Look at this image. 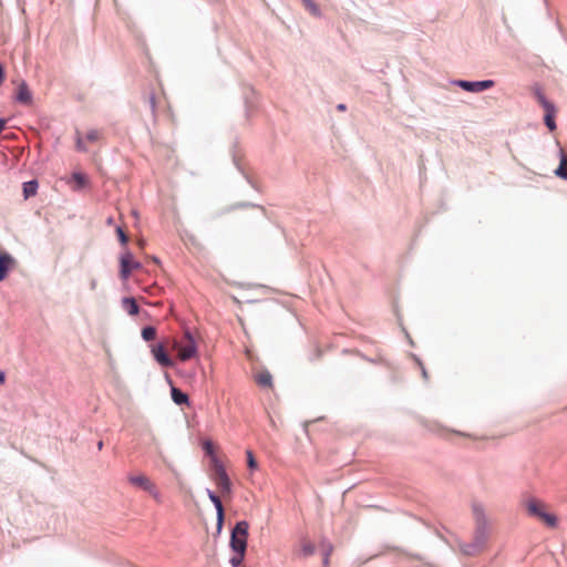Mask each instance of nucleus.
I'll return each instance as SVG.
<instances>
[{"mask_svg": "<svg viewBox=\"0 0 567 567\" xmlns=\"http://www.w3.org/2000/svg\"><path fill=\"white\" fill-rule=\"evenodd\" d=\"M474 515L476 522V529L473 540L471 543L458 544L460 551L465 556H477L486 549L488 540V526L487 519L483 509L478 506L474 507Z\"/></svg>", "mask_w": 567, "mask_h": 567, "instance_id": "obj_1", "label": "nucleus"}, {"mask_svg": "<svg viewBox=\"0 0 567 567\" xmlns=\"http://www.w3.org/2000/svg\"><path fill=\"white\" fill-rule=\"evenodd\" d=\"M528 515L538 518L542 523L549 527L557 525V517L547 512V506L544 502L529 497L524 502Z\"/></svg>", "mask_w": 567, "mask_h": 567, "instance_id": "obj_2", "label": "nucleus"}, {"mask_svg": "<svg viewBox=\"0 0 567 567\" xmlns=\"http://www.w3.org/2000/svg\"><path fill=\"white\" fill-rule=\"evenodd\" d=\"M172 347L181 361H188L197 355V344L189 330H185L181 340H173Z\"/></svg>", "mask_w": 567, "mask_h": 567, "instance_id": "obj_3", "label": "nucleus"}, {"mask_svg": "<svg viewBox=\"0 0 567 567\" xmlns=\"http://www.w3.org/2000/svg\"><path fill=\"white\" fill-rule=\"evenodd\" d=\"M249 525L246 520L238 522L231 530L230 546L234 551L245 553L247 548Z\"/></svg>", "mask_w": 567, "mask_h": 567, "instance_id": "obj_4", "label": "nucleus"}, {"mask_svg": "<svg viewBox=\"0 0 567 567\" xmlns=\"http://www.w3.org/2000/svg\"><path fill=\"white\" fill-rule=\"evenodd\" d=\"M127 481H128V483L131 485L147 492L154 498L158 497V491H157L156 485L146 475H144V474H131V475L127 476Z\"/></svg>", "mask_w": 567, "mask_h": 567, "instance_id": "obj_5", "label": "nucleus"}, {"mask_svg": "<svg viewBox=\"0 0 567 567\" xmlns=\"http://www.w3.org/2000/svg\"><path fill=\"white\" fill-rule=\"evenodd\" d=\"M121 270L120 276L123 280L128 279L131 272L133 270L140 269L142 266L138 261L134 260L133 254L131 251H125L120 259Z\"/></svg>", "mask_w": 567, "mask_h": 567, "instance_id": "obj_6", "label": "nucleus"}, {"mask_svg": "<svg viewBox=\"0 0 567 567\" xmlns=\"http://www.w3.org/2000/svg\"><path fill=\"white\" fill-rule=\"evenodd\" d=\"M101 137V133L99 130H90L85 137H82V135L80 134V132H76V150L80 151V152H86L87 151V146H86V142L87 143H95L100 140Z\"/></svg>", "mask_w": 567, "mask_h": 567, "instance_id": "obj_7", "label": "nucleus"}, {"mask_svg": "<svg viewBox=\"0 0 567 567\" xmlns=\"http://www.w3.org/2000/svg\"><path fill=\"white\" fill-rule=\"evenodd\" d=\"M255 383L267 390L274 389V380L271 373L266 369H260L254 372L252 374Z\"/></svg>", "mask_w": 567, "mask_h": 567, "instance_id": "obj_8", "label": "nucleus"}, {"mask_svg": "<svg viewBox=\"0 0 567 567\" xmlns=\"http://www.w3.org/2000/svg\"><path fill=\"white\" fill-rule=\"evenodd\" d=\"M458 85L468 92H482L487 90L494 85V82L491 80L470 82V81H460Z\"/></svg>", "mask_w": 567, "mask_h": 567, "instance_id": "obj_9", "label": "nucleus"}, {"mask_svg": "<svg viewBox=\"0 0 567 567\" xmlns=\"http://www.w3.org/2000/svg\"><path fill=\"white\" fill-rule=\"evenodd\" d=\"M16 264L17 261L11 255L7 252L0 254V281L7 278L8 272L16 267Z\"/></svg>", "mask_w": 567, "mask_h": 567, "instance_id": "obj_10", "label": "nucleus"}, {"mask_svg": "<svg viewBox=\"0 0 567 567\" xmlns=\"http://www.w3.org/2000/svg\"><path fill=\"white\" fill-rule=\"evenodd\" d=\"M152 353H153L155 360L162 367H173V360L166 353V350L162 343L153 346Z\"/></svg>", "mask_w": 567, "mask_h": 567, "instance_id": "obj_11", "label": "nucleus"}, {"mask_svg": "<svg viewBox=\"0 0 567 567\" xmlns=\"http://www.w3.org/2000/svg\"><path fill=\"white\" fill-rule=\"evenodd\" d=\"M16 100L25 105H30L32 103V93L25 83V81H21L18 85Z\"/></svg>", "mask_w": 567, "mask_h": 567, "instance_id": "obj_12", "label": "nucleus"}, {"mask_svg": "<svg viewBox=\"0 0 567 567\" xmlns=\"http://www.w3.org/2000/svg\"><path fill=\"white\" fill-rule=\"evenodd\" d=\"M207 495H208L209 499L213 502V504L215 505V508L217 512V527H218V529H220L223 527L224 516H225L221 501H220L219 496H217L210 489H207Z\"/></svg>", "mask_w": 567, "mask_h": 567, "instance_id": "obj_13", "label": "nucleus"}, {"mask_svg": "<svg viewBox=\"0 0 567 567\" xmlns=\"http://www.w3.org/2000/svg\"><path fill=\"white\" fill-rule=\"evenodd\" d=\"M214 482L218 486L223 496L229 497L231 495V483L228 475L216 478Z\"/></svg>", "mask_w": 567, "mask_h": 567, "instance_id": "obj_14", "label": "nucleus"}, {"mask_svg": "<svg viewBox=\"0 0 567 567\" xmlns=\"http://www.w3.org/2000/svg\"><path fill=\"white\" fill-rule=\"evenodd\" d=\"M89 183V179L86 177V175L82 174V173H73L72 174V177H71V181H70V184H72V188L74 190H79L83 187H85Z\"/></svg>", "mask_w": 567, "mask_h": 567, "instance_id": "obj_15", "label": "nucleus"}, {"mask_svg": "<svg viewBox=\"0 0 567 567\" xmlns=\"http://www.w3.org/2000/svg\"><path fill=\"white\" fill-rule=\"evenodd\" d=\"M212 468H213V474H212L213 481L227 475L221 461L217 456L212 457Z\"/></svg>", "mask_w": 567, "mask_h": 567, "instance_id": "obj_16", "label": "nucleus"}, {"mask_svg": "<svg viewBox=\"0 0 567 567\" xmlns=\"http://www.w3.org/2000/svg\"><path fill=\"white\" fill-rule=\"evenodd\" d=\"M212 468H213V474H212L213 481L227 475L221 461L217 456L212 457Z\"/></svg>", "mask_w": 567, "mask_h": 567, "instance_id": "obj_17", "label": "nucleus"}, {"mask_svg": "<svg viewBox=\"0 0 567 567\" xmlns=\"http://www.w3.org/2000/svg\"><path fill=\"white\" fill-rule=\"evenodd\" d=\"M555 174L567 181V154L563 150H560V163L556 168Z\"/></svg>", "mask_w": 567, "mask_h": 567, "instance_id": "obj_18", "label": "nucleus"}, {"mask_svg": "<svg viewBox=\"0 0 567 567\" xmlns=\"http://www.w3.org/2000/svg\"><path fill=\"white\" fill-rule=\"evenodd\" d=\"M123 308L127 311L131 316H136L138 313V306L134 298L126 297L122 300Z\"/></svg>", "mask_w": 567, "mask_h": 567, "instance_id": "obj_19", "label": "nucleus"}, {"mask_svg": "<svg viewBox=\"0 0 567 567\" xmlns=\"http://www.w3.org/2000/svg\"><path fill=\"white\" fill-rule=\"evenodd\" d=\"M545 124L546 126L553 132L556 130V123H555V114H556V109H555V105L554 106H550L548 109H545Z\"/></svg>", "mask_w": 567, "mask_h": 567, "instance_id": "obj_20", "label": "nucleus"}, {"mask_svg": "<svg viewBox=\"0 0 567 567\" xmlns=\"http://www.w3.org/2000/svg\"><path fill=\"white\" fill-rule=\"evenodd\" d=\"M172 399L178 405L188 404V395L177 388H172Z\"/></svg>", "mask_w": 567, "mask_h": 567, "instance_id": "obj_21", "label": "nucleus"}, {"mask_svg": "<svg viewBox=\"0 0 567 567\" xmlns=\"http://www.w3.org/2000/svg\"><path fill=\"white\" fill-rule=\"evenodd\" d=\"M38 190V182L37 181H30L23 184V196L24 198H29L31 196H34Z\"/></svg>", "mask_w": 567, "mask_h": 567, "instance_id": "obj_22", "label": "nucleus"}, {"mask_svg": "<svg viewBox=\"0 0 567 567\" xmlns=\"http://www.w3.org/2000/svg\"><path fill=\"white\" fill-rule=\"evenodd\" d=\"M305 8L315 17H320L321 12L316 2L312 0H302Z\"/></svg>", "mask_w": 567, "mask_h": 567, "instance_id": "obj_23", "label": "nucleus"}, {"mask_svg": "<svg viewBox=\"0 0 567 567\" xmlns=\"http://www.w3.org/2000/svg\"><path fill=\"white\" fill-rule=\"evenodd\" d=\"M535 96H536L537 101L539 102V104L544 107V110L548 109L550 106H554L553 103L547 101V99L545 97V95L543 94L540 89H535Z\"/></svg>", "mask_w": 567, "mask_h": 567, "instance_id": "obj_24", "label": "nucleus"}, {"mask_svg": "<svg viewBox=\"0 0 567 567\" xmlns=\"http://www.w3.org/2000/svg\"><path fill=\"white\" fill-rule=\"evenodd\" d=\"M142 337L145 341H151L156 338V329L154 327H145L142 329Z\"/></svg>", "mask_w": 567, "mask_h": 567, "instance_id": "obj_25", "label": "nucleus"}, {"mask_svg": "<svg viewBox=\"0 0 567 567\" xmlns=\"http://www.w3.org/2000/svg\"><path fill=\"white\" fill-rule=\"evenodd\" d=\"M301 551L305 556L312 555L315 553V545L309 540L301 543Z\"/></svg>", "mask_w": 567, "mask_h": 567, "instance_id": "obj_26", "label": "nucleus"}, {"mask_svg": "<svg viewBox=\"0 0 567 567\" xmlns=\"http://www.w3.org/2000/svg\"><path fill=\"white\" fill-rule=\"evenodd\" d=\"M245 553L235 551V555L230 558L233 567H238L244 560Z\"/></svg>", "mask_w": 567, "mask_h": 567, "instance_id": "obj_27", "label": "nucleus"}, {"mask_svg": "<svg viewBox=\"0 0 567 567\" xmlns=\"http://www.w3.org/2000/svg\"><path fill=\"white\" fill-rule=\"evenodd\" d=\"M116 233H117L118 239H120V241L122 243V245H126V244H127V241H128V237H127V235L124 233V230L122 229V227H117V228H116Z\"/></svg>", "mask_w": 567, "mask_h": 567, "instance_id": "obj_28", "label": "nucleus"}, {"mask_svg": "<svg viewBox=\"0 0 567 567\" xmlns=\"http://www.w3.org/2000/svg\"><path fill=\"white\" fill-rule=\"evenodd\" d=\"M204 450L208 455H210V457L215 456L214 455V444L210 441H207L204 443Z\"/></svg>", "mask_w": 567, "mask_h": 567, "instance_id": "obj_29", "label": "nucleus"}, {"mask_svg": "<svg viewBox=\"0 0 567 567\" xmlns=\"http://www.w3.org/2000/svg\"><path fill=\"white\" fill-rule=\"evenodd\" d=\"M248 466L255 468L257 466L256 460L250 451L247 452Z\"/></svg>", "mask_w": 567, "mask_h": 567, "instance_id": "obj_30", "label": "nucleus"}, {"mask_svg": "<svg viewBox=\"0 0 567 567\" xmlns=\"http://www.w3.org/2000/svg\"><path fill=\"white\" fill-rule=\"evenodd\" d=\"M4 380H6V374H4V372L0 371V384H3Z\"/></svg>", "mask_w": 567, "mask_h": 567, "instance_id": "obj_31", "label": "nucleus"}, {"mask_svg": "<svg viewBox=\"0 0 567 567\" xmlns=\"http://www.w3.org/2000/svg\"><path fill=\"white\" fill-rule=\"evenodd\" d=\"M4 126H6V121L0 120V133L3 131Z\"/></svg>", "mask_w": 567, "mask_h": 567, "instance_id": "obj_32", "label": "nucleus"}, {"mask_svg": "<svg viewBox=\"0 0 567 567\" xmlns=\"http://www.w3.org/2000/svg\"><path fill=\"white\" fill-rule=\"evenodd\" d=\"M337 109H338L339 111H344V110H346V105H344V104H339V105L337 106Z\"/></svg>", "mask_w": 567, "mask_h": 567, "instance_id": "obj_33", "label": "nucleus"}, {"mask_svg": "<svg viewBox=\"0 0 567 567\" xmlns=\"http://www.w3.org/2000/svg\"><path fill=\"white\" fill-rule=\"evenodd\" d=\"M151 104H152V107L154 110L155 109V97L154 96L151 97Z\"/></svg>", "mask_w": 567, "mask_h": 567, "instance_id": "obj_34", "label": "nucleus"}, {"mask_svg": "<svg viewBox=\"0 0 567 567\" xmlns=\"http://www.w3.org/2000/svg\"><path fill=\"white\" fill-rule=\"evenodd\" d=\"M97 447H99V450H101L103 447V442L102 441L99 442Z\"/></svg>", "mask_w": 567, "mask_h": 567, "instance_id": "obj_35", "label": "nucleus"}, {"mask_svg": "<svg viewBox=\"0 0 567 567\" xmlns=\"http://www.w3.org/2000/svg\"><path fill=\"white\" fill-rule=\"evenodd\" d=\"M422 373H423V377H424V378H427V373H426V371H425V370H423V371H422Z\"/></svg>", "mask_w": 567, "mask_h": 567, "instance_id": "obj_36", "label": "nucleus"}]
</instances>
